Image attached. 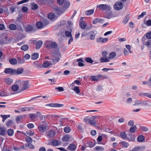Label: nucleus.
I'll use <instances>...</instances> for the list:
<instances>
[{
	"label": "nucleus",
	"instance_id": "nucleus-45",
	"mask_svg": "<svg viewBox=\"0 0 151 151\" xmlns=\"http://www.w3.org/2000/svg\"><path fill=\"white\" fill-rule=\"evenodd\" d=\"M25 140L28 143H32V138L29 136H27L25 138Z\"/></svg>",
	"mask_w": 151,
	"mask_h": 151
},
{
	"label": "nucleus",
	"instance_id": "nucleus-21",
	"mask_svg": "<svg viewBox=\"0 0 151 151\" xmlns=\"http://www.w3.org/2000/svg\"><path fill=\"white\" fill-rule=\"evenodd\" d=\"M100 60L101 63L106 62L110 61L109 59L107 57H105L104 58V57H101Z\"/></svg>",
	"mask_w": 151,
	"mask_h": 151
},
{
	"label": "nucleus",
	"instance_id": "nucleus-49",
	"mask_svg": "<svg viewBox=\"0 0 151 151\" xmlns=\"http://www.w3.org/2000/svg\"><path fill=\"white\" fill-rule=\"evenodd\" d=\"M9 28L12 30H14L17 28L16 26L14 24H12L9 26Z\"/></svg>",
	"mask_w": 151,
	"mask_h": 151
},
{
	"label": "nucleus",
	"instance_id": "nucleus-36",
	"mask_svg": "<svg viewBox=\"0 0 151 151\" xmlns=\"http://www.w3.org/2000/svg\"><path fill=\"white\" fill-rule=\"evenodd\" d=\"M71 32L72 30H71L70 31L68 30L66 31L65 32V35L68 37H70L72 36Z\"/></svg>",
	"mask_w": 151,
	"mask_h": 151
},
{
	"label": "nucleus",
	"instance_id": "nucleus-42",
	"mask_svg": "<svg viewBox=\"0 0 151 151\" xmlns=\"http://www.w3.org/2000/svg\"><path fill=\"white\" fill-rule=\"evenodd\" d=\"M1 116L3 118L2 121L3 122H4L7 118H9L10 117V115H3L1 114Z\"/></svg>",
	"mask_w": 151,
	"mask_h": 151
},
{
	"label": "nucleus",
	"instance_id": "nucleus-4",
	"mask_svg": "<svg viewBox=\"0 0 151 151\" xmlns=\"http://www.w3.org/2000/svg\"><path fill=\"white\" fill-rule=\"evenodd\" d=\"M45 45L48 48L50 49L55 48L57 47V45L55 42L50 41L46 42Z\"/></svg>",
	"mask_w": 151,
	"mask_h": 151
},
{
	"label": "nucleus",
	"instance_id": "nucleus-23",
	"mask_svg": "<svg viewBox=\"0 0 151 151\" xmlns=\"http://www.w3.org/2000/svg\"><path fill=\"white\" fill-rule=\"evenodd\" d=\"M68 148L69 150L71 151H73L75 150L76 149V146L75 144L72 143L69 145Z\"/></svg>",
	"mask_w": 151,
	"mask_h": 151
},
{
	"label": "nucleus",
	"instance_id": "nucleus-58",
	"mask_svg": "<svg viewBox=\"0 0 151 151\" xmlns=\"http://www.w3.org/2000/svg\"><path fill=\"white\" fill-rule=\"evenodd\" d=\"M120 135L122 139H125L127 137V135L125 132H122L120 133Z\"/></svg>",
	"mask_w": 151,
	"mask_h": 151
},
{
	"label": "nucleus",
	"instance_id": "nucleus-34",
	"mask_svg": "<svg viewBox=\"0 0 151 151\" xmlns=\"http://www.w3.org/2000/svg\"><path fill=\"white\" fill-rule=\"evenodd\" d=\"M36 26L38 28L41 29L43 27V24L42 22H38L36 23Z\"/></svg>",
	"mask_w": 151,
	"mask_h": 151
},
{
	"label": "nucleus",
	"instance_id": "nucleus-26",
	"mask_svg": "<svg viewBox=\"0 0 151 151\" xmlns=\"http://www.w3.org/2000/svg\"><path fill=\"white\" fill-rule=\"evenodd\" d=\"M29 118L31 120H34L37 117L39 116L37 114H29Z\"/></svg>",
	"mask_w": 151,
	"mask_h": 151
},
{
	"label": "nucleus",
	"instance_id": "nucleus-1",
	"mask_svg": "<svg viewBox=\"0 0 151 151\" xmlns=\"http://www.w3.org/2000/svg\"><path fill=\"white\" fill-rule=\"evenodd\" d=\"M97 117V116H93L89 118L87 117L84 119L83 120L85 123L87 124L94 126L96 124V123L95 121V119Z\"/></svg>",
	"mask_w": 151,
	"mask_h": 151
},
{
	"label": "nucleus",
	"instance_id": "nucleus-55",
	"mask_svg": "<svg viewBox=\"0 0 151 151\" xmlns=\"http://www.w3.org/2000/svg\"><path fill=\"white\" fill-rule=\"evenodd\" d=\"M85 61L88 63H92L93 61L92 60L91 58H86L85 59Z\"/></svg>",
	"mask_w": 151,
	"mask_h": 151
},
{
	"label": "nucleus",
	"instance_id": "nucleus-64",
	"mask_svg": "<svg viewBox=\"0 0 151 151\" xmlns=\"http://www.w3.org/2000/svg\"><path fill=\"white\" fill-rule=\"evenodd\" d=\"M147 38L148 39H151V32H149L147 33L146 35Z\"/></svg>",
	"mask_w": 151,
	"mask_h": 151
},
{
	"label": "nucleus",
	"instance_id": "nucleus-16",
	"mask_svg": "<svg viewBox=\"0 0 151 151\" xmlns=\"http://www.w3.org/2000/svg\"><path fill=\"white\" fill-rule=\"evenodd\" d=\"M104 21L103 19L97 18L93 20L92 21V23L93 24H95L99 22L103 23L104 22Z\"/></svg>",
	"mask_w": 151,
	"mask_h": 151
},
{
	"label": "nucleus",
	"instance_id": "nucleus-28",
	"mask_svg": "<svg viewBox=\"0 0 151 151\" xmlns=\"http://www.w3.org/2000/svg\"><path fill=\"white\" fill-rule=\"evenodd\" d=\"M19 86L17 85H14L12 86L11 88L12 90L14 91H17L19 89Z\"/></svg>",
	"mask_w": 151,
	"mask_h": 151
},
{
	"label": "nucleus",
	"instance_id": "nucleus-31",
	"mask_svg": "<svg viewBox=\"0 0 151 151\" xmlns=\"http://www.w3.org/2000/svg\"><path fill=\"white\" fill-rule=\"evenodd\" d=\"M129 16L130 15L129 14L126 15L122 22L123 23L126 24L127 22L129 19Z\"/></svg>",
	"mask_w": 151,
	"mask_h": 151
},
{
	"label": "nucleus",
	"instance_id": "nucleus-32",
	"mask_svg": "<svg viewBox=\"0 0 151 151\" xmlns=\"http://www.w3.org/2000/svg\"><path fill=\"white\" fill-rule=\"evenodd\" d=\"M95 150L96 151H103L104 148L102 146H96L95 148Z\"/></svg>",
	"mask_w": 151,
	"mask_h": 151
},
{
	"label": "nucleus",
	"instance_id": "nucleus-14",
	"mask_svg": "<svg viewBox=\"0 0 151 151\" xmlns=\"http://www.w3.org/2000/svg\"><path fill=\"white\" fill-rule=\"evenodd\" d=\"M24 69L22 68H18L14 69V75H19L22 74L23 72Z\"/></svg>",
	"mask_w": 151,
	"mask_h": 151
},
{
	"label": "nucleus",
	"instance_id": "nucleus-15",
	"mask_svg": "<svg viewBox=\"0 0 151 151\" xmlns=\"http://www.w3.org/2000/svg\"><path fill=\"white\" fill-rule=\"evenodd\" d=\"M55 133L53 130H50L47 133V136L49 137H53L55 135Z\"/></svg>",
	"mask_w": 151,
	"mask_h": 151
},
{
	"label": "nucleus",
	"instance_id": "nucleus-60",
	"mask_svg": "<svg viewBox=\"0 0 151 151\" xmlns=\"http://www.w3.org/2000/svg\"><path fill=\"white\" fill-rule=\"evenodd\" d=\"M9 94L6 93L5 92L1 91L0 92V96H8Z\"/></svg>",
	"mask_w": 151,
	"mask_h": 151
},
{
	"label": "nucleus",
	"instance_id": "nucleus-5",
	"mask_svg": "<svg viewBox=\"0 0 151 151\" xmlns=\"http://www.w3.org/2000/svg\"><path fill=\"white\" fill-rule=\"evenodd\" d=\"M97 34L96 31L95 30L90 31L88 32V37L91 40H93L95 38V36Z\"/></svg>",
	"mask_w": 151,
	"mask_h": 151
},
{
	"label": "nucleus",
	"instance_id": "nucleus-33",
	"mask_svg": "<svg viewBox=\"0 0 151 151\" xmlns=\"http://www.w3.org/2000/svg\"><path fill=\"white\" fill-rule=\"evenodd\" d=\"M6 132V129L4 127L0 128V134L1 135H5Z\"/></svg>",
	"mask_w": 151,
	"mask_h": 151
},
{
	"label": "nucleus",
	"instance_id": "nucleus-47",
	"mask_svg": "<svg viewBox=\"0 0 151 151\" xmlns=\"http://www.w3.org/2000/svg\"><path fill=\"white\" fill-rule=\"evenodd\" d=\"M55 17V14L53 13H50L48 16V18L51 19H53Z\"/></svg>",
	"mask_w": 151,
	"mask_h": 151
},
{
	"label": "nucleus",
	"instance_id": "nucleus-54",
	"mask_svg": "<svg viewBox=\"0 0 151 151\" xmlns=\"http://www.w3.org/2000/svg\"><path fill=\"white\" fill-rule=\"evenodd\" d=\"M144 22L145 24L148 26H151V20L148 19V20L146 23L145 20L144 21Z\"/></svg>",
	"mask_w": 151,
	"mask_h": 151
},
{
	"label": "nucleus",
	"instance_id": "nucleus-63",
	"mask_svg": "<svg viewBox=\"0 0 151 151\" xmlns=\"http://www.w3.org/2000/svg\"><path fill=\"white\" fill-rule=\"evenodd\" d=\"M139 150V151H143L145 149V146H138Z\"/></svg>",
	"mask_w": 151,
	"mask_h": 151
},
{
	"label": "nucleus",
	"instance_id": "nucleus-20",
	"mask_svg": "<svg viewBox=\"0 0 151 151\" xmlns=\"http://www.w3.org/2000/svg\"><path fill=\"white\" fill-rule=\"evenodd\" d=\"M52 63H50L49 61H45L43 63L42 65L43 67L45 68H47L49 67L50 65H52Z\"/></svg>",
	"mask_w": 151,
	"mask_h": 151
},
{
	"label": "nucleus",
	"instance_id": "nucleus-61",
	"mask_svg": "<svg viewBox=\"0 0 151 151\" xmlns=\"http://www.w3.org/2000/svg\"><path fill=\"white\" fill-rule=\"evenodd\" d=\"M8 37L6 36H5L4 39V41L2 42H1V44H6L8 43L9 42V41L7 40Z\"/></svg>",
	"mask_w": 151,
	"mask_h": 151
},
{
	"label": "nucleus",
	"instance_id": "nucleus-38",
	"mask_svg": "<svg viewBox=\"0 0 151 151\" xmlns=\"http://www.w3.org/2000/svg\"><path fill=\"white\" fill-rule=\"evenodd\" d=\"M7 133L9 136H12L14 134V131L12 129H9L7 131Z\"/></svg>",
	"mask_w": 151,
	"mask_h": 151
},
{
	"label": "nucleus",
	"instance_id": "nucleus-6",
	"mask_svg": "<svg viewBox=\"0 0 151 151\" xmlns=\"http://www.w3.org/2000/svg\"><path fill=\"white\" fill-rule=\"evenodd\" d=\"M114 7L115 10H119L123 8V5L121 2H117L115 3L114 6Z\"/></svg>",
	"mask_w": 151,
	"mask_h": 151
},
{
	"label": "nucleus",
	"instance_id": "nucleus-51",
	"mask_svg": "<svg viewBox=\"0 0 151 151\" xmlns=\"http://www.w3.org/2000/svg\"><path fill=\"white\" fill-rule=\"evenodd\" d=\"M63 140L64 141H68L70 139L69 136L66 135L64 136L62 138Z\"/></svg>",
	"mask_w": 151,
	"mask_h": 151
},
{
	"label": "nucleus",
	"instance_id": "nucleus-27",
	"mask_svg": "<svg viewBox=\"0 0 151 151\" xmlns=\"http://www.w3.org/2000/svg\"><path fill=\"white\" fill-rule=\"evenodd\" d=\"M79 25L81 28L83 29H84L86 27V23L83 21L79 23Z\"/></svg>",
	"mask_w": 151,
	"mask_h": 151
},
{
	"label": "nucleus",
	"instance_id": "nucleus-24",
	"mask_svg": "<svg viewBox=\"0 0 151 151\" xmlns=\"http://www.w3.org/2000/svg\"><path fill=\"white\" fill-rule=\"evenodd\" d=\"M39 54L37 53H34L31 55V59L32 60H35L38 58Z\"/></svg>",
	"mask_w": 151,
	"mask_h": 151
},
{
	"label": "nucleus",
	"instance_id": "nucleus-43",
	"mask_svg": "<svg viewBox=\"0 0 151 151\" xmlns=\"http://www.w3.org/2000/svg\"><path fill=\"white\" fill-rule=\"evenodd\" d=\"M71 130L70 128L68 126L65 127L64 129V131L66 133H69Z\"/></svg>",
	"mask_w": 151,
	"mask_h": 151
},
{
	"label": "nucleus",
	"instance_id": "nucleus-10",
	"mask_svg": "<svg viewBox=\"0 0 151 151\" xmlns=\"http://www.w3.org/2000/svg\"><path fill=\"white\" fill-rule=\"evenodd\" d=\"M103 77V76L102 75L99 74L97 76H92L91 77L90 79L92 81H97L99 79Z\"/></svg>",
	"mask_w": 151,
	"mask_h": 151
},
{
	"label": "nucleus",
	"instance_id": "nucleus-37",
	"mask_svg": "<svg viewBox=\"0 0 151 151\" xmlns=\"http://www.w3.org/2000/svg\"><path fill=\"white\" fill-rule=\"evenodd\" d=\"M28 48L29 46L27 45H24L21 47V49L24 51H26L28 50Z\"/></svg>",
	"mask_w": 151,
	"mask_h": 151
},
{
	"label": "nucleus",
	"instance_id": "nucleus-18",
	"mask_svg": "<svg viewBox=\"0 0 151 151\" xmlns=\"http://www.w3.org/2000/svg\"><path fill=\"white\" fill-rule=\"evenodd\" d=\"M35 29L33 27L30 25H27L25 29V30L27 32H30L34 31Z\"/></svg>",
	"mask_w": 151,
	"mask_h": 151
},
{
	"label": "nucleus",
	"instance_id": "nucleus-9",
	"mask_svg": "<svg viewBox=\"0 0 151 151\" xmlns=\"http://www.w3.org/2000/svg\"><path fill=\"white\" fill-rule=\"evenodd\" d=\"M53 56L54 57L57 58L56 59H52L53 64H55L60 59V57H61V54L59 52L57 53L54 54Z\"/></svg>",
	"mask_w": 151,
	"mask_h": 151
},
{
	"label": "nucleus",
	"instance_id": "nucleus-57",
	"mask_svg": "<svg viewBox=\"0 0 151 151\" xmlns=\"http://www.w3.org/2000/svg\"><path fill=\"white\" fill-rule=\"evenodd\" d=\"M17 62H18V63H23L24 62V60L22 59L21 58L19 57H18V58L17 59Z\"/></svg>",
	"mask_w": 151,
	"mask_h": 151
},
{
	"label": "nucleus",
	"instance_id": "nucleus-7",
	"mask_svg": "<svg viewBox=\"0 0 151 151\" xmlns=\"http://www.w3.org/2000/svg\"><path fill=\"white\" fill-rule=\"evenodd\" d=\"M148 101H140L139 100H136L135 101L134 104H133L134 106H138L139 105H145L146 106L148 105Z\"/></svg>",
	"mask_w": 151,
	"mask_h": 151
},
{
	"label": "nucleus",
	"instance_id": "nucleus-40",
	"mask_svg": "<svg viewBox=\"0 0 151 151\" xmlns=\"http://www.w3.org/2000/svg\"><path fill=\"white\" fill-rule=\"evenodd\" d=\"M137 129V128L136 126H134L133 127H131L129 129L130 132L131 133H134Z\"/></svg>",
	"mask_w": 151,
	"mask_h": 151
},
{
	"label": "nucleus",
	"instance_id": "nucleus-22",
	"mask_svg": "<svg viewBox=\"0 0 151 151\" xmlns=\"http://www.w3.org/2000/svg\"><path fill=\"white\" fill-rule=\"evenodd\" d=\"M116 54L114 52H111L109 55L108 57L110 59H113L116 56Z\"/></svg>",
	"mask_w": 151,
	"mask_h": 151
},
{
	"label": "nucleus",
	"instance_id": "nucleus-13",
	"mask_svg": "<svg viewBox=\"0 0 151 151\" xmlns=\"http://www.w3.org/2000/svg\"><path fill=\"white\" fill-rule=\"evenodd\" d=\"M108 40V38H104L102 37H100L97 38L96 40V41L99 43H105L107 42Z\"/></svg>",
	"mask_w": 151,
	"mask_h": 151
},
{
	"label": "nucleus",
	"instance_id": "nucleus-3",
	"mask_svg": "<svg viewBox=\"0 0 151 151\" xmlns=\"http://www.w3.org/2000/svg\"><path fill=\"white\" fill-rule=\"evenodd\" d=\"M29 83L28 81H22L20 83L19 87L20 90L22 91L28 89L29 88Z\"/></svg>",
	"mask_w": 151,
	"mask_h": 151
},
{
	"label": "nucleus",
	"instance_id": "nucleus-50",
	"mask_svg": "<svg viewBox=\"0 0 151 151\" xmlns=\"http://www.w3.org/2000/svg\"><path fill=\"white\" fill-rule=\"evenodd\" d=\"M105 10H106L107 11H110L111 10V7L108 4H105Z\"/></svg>",
	"mask_w": 151,
	"mask_h": 151
},
{
	"label": "nucleus",
	"instance_id": "nucleus-39",
	"mask_svg": "<svg viewBox=\"0 0 151 151\" xmlns=\"http://www.w3.org/2000/svg\"><path fill=\"white\" fill-rule=\"evenodd\" d=\"M5 81L7 84L10 85L12 83V80L10 78H8L5 79Z\"/></svg>",
	"mask_w": 151,
	"mask_h": 151
},
{
	"label": "nucleus",
	"instance_id": "nucleus-25",
	"mask_svg": "<svg viewBox=\"0 0 151 151\" xmlns=\"http://www.w3.org/2000/svg\"><path fill=\"white\" fill-rule=\"evenodd\" d=\"M71 89L73 90L76 94H78L80 93V90L78 86H76L74 88L72 87Z\"/></svg>",
	"mask_w": 151,
	"mask_h": 151
},
{
	"label": "nucleus",
	"instance_id": "nucleus-56",
	"mask_svg": "<svg viewBox=\"0 0 151 151\" xmlns=\"http://www.w3.org/2000/svg\"><path fill=\"white\" fill-rule=\"evenodd\" d=\"M145 45L148 47H151V40H148L146 42Z\"/></svg>",
	"mask_w": 151,
	"mask_h": 151
},
{
	"label": "nucleus",
	"instance_id": "nucleus-59",
	"mask_svg": "<svg viewBox=\"0 0 151 151\" xmlns=\"http://www.w3.org/2000/svg\"><path fill=\"white\" fill-rule=\"evenodd\" d=\"M13 122L11 120H9L6 123V125L8 127H9L12 125Z\"/></svg>",
	"mask_w": 151,
	"mask_h": 151
},
{
	"label": "nucleus",
	"instance_id": "nucleus-46",
	"mask_svg": "<svg viewBox=\"0 0 151 151\" xmlns=\"http://www.w3.org/2000/svg\"><path fill=\"white\" fill-rule=\"evenodd\" d=\"M31 6V9L32 10H36L38 7V5L34 3H32Z\"/></svg>",
	"mask_w": 151,
	"mask_h": 151
},
{
	"label": "nucleus",
	"instance_id": "nucleus-53",
	"mask_svg": "<svg viewBox=\"0 0 151 151\" xmlns=\"http://www.w3.org/2000/svg\"><path fill=\"white\" fill-rule=\"evenodd\" d=\"M23 118L22 116H17L16 117V121L17 123H19L20 122V120Z\"/></svg>",
	"mask_w": 151,
	"mask_h": 151
},
{
	"label": "nucleus",
	"instance_id": "nucleus-19",
	"mask_svg": "<svg viewBox=\"0 0 151 151\" xmlns=\"http://www.w3.org/2000/svg\"><path fill=\"white\" fill-rule=\"evenodd\" d=\"M42 44V42L39 40L37 42L36 45V49L38 50L40 49Z\"/></svg>",
	"mask_w": 151,
	"mask_h": 151
},
{
	"label": "nucleus",
	"instance_id": "nucleus-12",
	"mask_svg": "<svg viewBox=\"0 0 151 151\" xmlns=\"http://www.w3.org/2000/svg\"><path fill=\"white\" fill-rule=\"evenodd\" d=\"M104 17L108 19H109L114 17V16L112 14V12H106L104 14Z\"/></svg>",
	"mask_w": 151,
	"mask_h": 151
},
{
	"label": "nucleus",
	"instance_id": "nucleus-62",
	"mask_svg": "<svg viewBox=\"0 0 151 151\" xmlns=\"http://www.w3.org/2000/svg\"><path fill=\"white\" fill-rule=\"evenodd\" d=\"M26 133L28 135L30 136H32L34 134V132H33L32 131H31V130L27 131Z\"/></svg>",
	"mask_w": 151,
	"mask_h": 151
},
{
	"label": "nucleus",
	"instance_id": "nucleus-30",
	"mask_svg": "<svg viewBox=\"0 0 151 151\" xmlns=\"http://www.w3.org/2000/svg\"><path fill=\"white\" fill-rule=\"evenodd\" d=\"M94 11V10L93 9H90L86 11L85 13L87 15L89 16L93 14Z\"/></svg>",
	"mask_w": 151,
	"mask_h": 151
},
{
	"label": "nucleus",
	"instance_id": "nucleus-17",
	"mask_svg": "<svg viewBox=\"0 0 151 151\" xmlns=\"http://www.w3.org/2000/svg\"><path fill=\"white\" fill-rule=\"evenodd\" d=\"M61 144L58 140H53L51 142V145L53 146H55L59 145Z\"/></svg>",
	"mask_w": 151,
	"mask_h": 151
},
{
	"label": "nucleus",
	"instance_id": "nucleus-29",
	"mask_svg": "<svg viewBox=\"0 0 151 151\" xmlns=\"http://www.w3.org/2000/svg\"><path fill=\"white\" fill-rule=\"evenodd\" d=\"M32 108L31 107H22L19 109V110L21 111H30Z\"/></svg>",
	"mask_w": 151,
	"mask_h": 151
},
{
	"label": "nucleus",
	"instance_id": "nucleus-35",
	"mask_svg": "<svg viewBox=\"0 0 151 151\" xmlns=\"http://www.w3.org/2000/svg\"><path fill=\"white\" fill-rule=\"evenodd\" d=\"M9 61L12 65H16L17 63V60L15 59H11L9 60Z\"/></svg>",
	"mask_w": 151,
	"mask_h": 151
},
{
	"label": "nucleus",
	"instance_id": "nucleus-41",
	"mask_svg": "<svg viewBox=\"0 0 151 151\" xmlns=\"http://www.w3.org/2000/svg\"><path fill=\"white\" fill-rule=\"evenodd\" d=\"M105 4H100L97 6V8H99L101 10H105Z\"/></svg>",
	"mask_w": 151,
	"mask_h": 151
},
{
	"label": "nucleus",
	"instance_id": "nucleus-11",
	"mask_svg": "<svg viewBox=\"0 0 151 151\" xmlns=\"http://www.w3.org/2000/svg\"><path fill=\"white\" fill-rule=\"evenodd\" d=\"M14 69L12 68H6L4 70V72L5 73L10 75H14Z\"/></svg>",
	"mask_w": 151,
	"mask_h": 151
},
{
	"label": "nucleus",
	"instance_id": "nucleus-8",
	"mask_svg": "<svg viewBox=\"0 0 151 151\" xmlns=\"http://www.w3.org/2000/svg\"><path fill=\"white\" fill-rule=\"evenodd\" d=\"M47 125L43 124H40L38 127V129L42 133H43L46 130Z\"/></svg>",
	"mask_w": 151,
	"mask_h": 151
},
{
	"label": "nucleus",
	"instance_id": "nucleus-52",
	"mask_svg": "<svg viewBox=\"0 0 151 151\" xmlns=\"http://www.w3.org/2000/svg\"><path fill=\"white\" fill-rule=\"evenodd\" d=\"M122 145L124 147L127 148L129 146V143L125 141H123L120 142Z\"/></svg>",
	"mask_w": 151,
	"mask_h": 151
},
{
	"label": "nucleus",
	"instance_id": "nucleus-2",
	"mask_svg": "<svg viewBox=\"0 0 151 151\" xmlns=\"http://www.w3.org/2000/svg\"><path fill=\"white\" fill-rule=\"evenodd\" d=\"M57 3L60 6L63 5L65 8H68L70 4V3L68 0H57Z\"/></svg>",
	"mask_w": 151,
	"mask_h": 151
},
{
	"label": "nucleus",
	"instance_id": "nucleus-48",
	"mask_svg": "<svg viewBox=\"0 0 151 151\" xmlns=\"http://www.w3.org/2000/svg\"><path fill=\"white\" fill-rule=\"evenodd\" d=\"M55 90L56 91L58 92H62L64 90V89L62 87H56L55 88Z\"/></svg>",
	"mask_w": 151,
	"mask_h": 151
},
{
	"label": "nucleus",
	"instance_id": "nucleus-44",
	"mask_svg": "<svg viewBox=\"0 0 151 151\" xmlns=\"http://www.w3.org/2000/svg\"><path fill=\"white\" fill-rule=\"evenodd\" d=\"M145 138L143 135H141L137 137V140L139 142H142L144 140Z\"/></svg>",
	"mask_w": 151,
	"mask_h": 151
}]
</instances>
